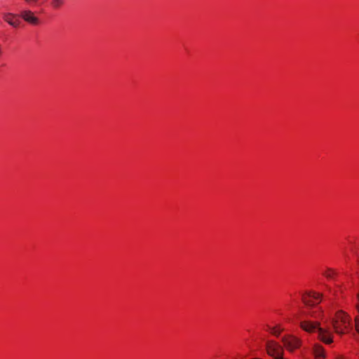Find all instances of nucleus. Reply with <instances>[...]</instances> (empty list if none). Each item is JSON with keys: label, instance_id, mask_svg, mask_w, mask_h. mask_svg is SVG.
I'll list each match as a JSON object with an SVG mask.
<instances>
[{"label": "nucleus", "instance_id": "obj_8", "mask_svg": "<svg viewBox=\"0 0 359 359\" xmlns=\"http://www.w3.org/2000/svg\"><path fill=\"white\" fill-rule=\"evenodd\" d=\"M314 355L316 359H324L325 352L324 349L321 346H316L314 348Z\"/></svg>", "mask_w": 359, "mask_h": 359}, {"label": "nucleus", "instance_id": "obj_6", "mask_svg": "<svg viewBox=\"0 0 359 359\" xmlns=\"http://www.w3.org/2000/svg\"><path fill=\"white\" fill-rule=\"evenodd\" d=\"M19 16L11 13H4L2 14L4 20L15 28L18 27L20 25L21 22L18 18Z\"/></svg>", "mask_w": 359, "mask_h": 359}, {"label": "nucleus", "instance_id": "obj_11", "mask_svg": "<svg viewBox=\"0 0 359 359\" xmlns=\"http://www.w3.org/2000/svg\"><path fill=\"white\" fill-rule=\"evenodd\" d=\"M335 273L332 269H327L324 272L323 275L327 278H332Z\"/></svg>", "mask_w": 359, "mask_h": 359}, {"label": "nucleus", "instance_id": "obj_15", "mask_svg": "<svg viewBox=\"0 0 359 359\" xmlns=\"http://www.w3.org/2000/svg\"><path fill=\"white\" fill-rule=\"evenodd\" d=\"M337 359H346V358L343 356H339Z\"/></svg>", "mask_w": 359, "mask_h": 359}, {"label": "nucleus", "instance_id": "obj_16", "mask_svg": "<svg viewBox=\"0 0 359 359\" xmlns=\"http://www.w3.org/2000/svg\"><path fill=\"white\" fill-rule=\"evenodd\" d=\"M357 299H358V303H359V292L357 294Z\"/></svg>", "mask_w": 359, "mask_h": 359}, {"label": "nucleus", "instance_id": "obj_12", "mask_svg": "<svg viewBox=\"0 0 359 359\" xmlns=\"http://www.w3.org/2000/svg\"><path fill=\"white\" fill-rule=\"evenodd\" d=\"M355 330L358 332V333L359 334V318L358 317L355 318Z\"/></svg>", "mask_w": 359, "mask_h": 359}, {"label": "nucleus", "instance_id": "obj_4", "mask_svg": "<svg viewBox=\"0 0 359 359\" xmlns=\"http://www.w3.org/2000/svg\"><path fill=\"white\" fill-rule=\"evenodd\" d=\"M266 348L268 354L273 359H284L283 356V349L277 342L273 340L267 341Z\"/></svg>", "mask_w": 359, "mask_h": 359}, {"label": "nucleus", "instance_id": "obj_14", "mask_svg": "<svg viewBox=\"0 0 359 359\" xmlns=\"http://www.w3.org/2000/svg\"><path fill=\"white\" fill-rule=\"evenodd\" d=\"M356 309H357L358 311L359 312V303L357 304Z\"/></svg>", "mask_w": 359, "mask_h": 359}, {"label": "nucleus", "instance_id": "obj_13", "mask_svg": "<svg viewBox=\"0 0 359 359\" xmlns=\"http://www.w3.org/2000/svg\"><path fill=\"white\" fill-rule=\"evenodd\" d=\"M27 3L36 2L37 0H25Z\"/></svg>", "mask_w": 359, "mask_h": 359}, {"label": "nucleus", "instance_id": "obj_10", "mask_svg": "<svg viewBox=\"0 0 359 359\" xmlns=\"http://www.w3.org/2000/svg\"><path fill=\"white\" fill-rule=\"evenodd\" d=\"M64 4L63 0H52L51 5L55 8H60Z\"/></svg>", "mask_w": 359, "mask_h": 359}, {"label": "nucleus", "instance_id": "obj_5", "mask_svg": "<svg viewBox=\"0 0 359 359\" xmlns=\"http://www.w3.org/2000/svg\"><path fill=\"white\" fill-rule=\"evenodd\" d=\"M282 342L285 348L290 351H293L301 346V340L291 334L283 336L282 338Z\"/></svg>", "mask_w": 359, "mask_h": 359}, {"label": "nucleus", "instance_id": "obj_9", "mask_svg": "<svg viewBox=\"0 0 359 359\" xmlns=\"http://www.w3.org/2000/svg\"><path fill=\"white\" fill-rule=\"evenodd\" d=\"M267 330L276 337H278L280 332L283 330L280 325L275 327L267 326Z\"/></svg>", "mask_w": 359, "mask_h": 359}, {"label": "nucleus", "instance_id": "obj_3", "mask_svg": "<svg viewBox=\"0 0 359 359\" xmlns=\"http://www.w3.org/2000/svg\"><path fill=\"white\" fill-rule=\"evenodd\" d=\"M332 325L337 334H344L351 325V318L344 312L339 311L332 319Z\"/></svg>", "mask_w": 359, "mask_h": 359}, {"label": "nucleus", "instance_id": "obj_7", "mask_svg": "<svg viewBox=\"0 0 359 359\" xmlns=\"http://www.w3.org/2000/svg\"><path fill=\"white\" fill-rule=\"evenodd\" d=\"M20 17L32 25H36L39 23L38 18L35 17L34 13L29 10L22 11L20 14Z\"/></svg>", "mask_w": 359, "mask_h": 359}, {"label": "nucleus", "instance_id": "obj_2", "mask_svg": "<svg viewBox=\"0 0 359 359\" xmlns=\"http://www.w3.org/2000/svg\"><path fill=\"white\" fill-rule=\"evenodd\" d=\"M300 327L304 331L308 332H317L320 339L325 344H330L332 342L331 332L320 327L318 322H313L308 320H302L300 322Z\"/></svg>", "mask_w": 359, "mask_h": 359}, {"label": "nucleus", "instance_id": "obj_1", "mask_svg": "<svg viewBox=\"0 0 359 359\" xmlns=\"http://www.w3.org/2000/svg\"><path fill=\"white\" fill-rule=\"evenodd\" d=\"M323 294L313 291L306 292L302 294V302L305 305L303 314L307 317L319 318L323 316V309L318 306Z\"/></svg>", "mask_w": 359, "mask_h": 359}]
</instances>
